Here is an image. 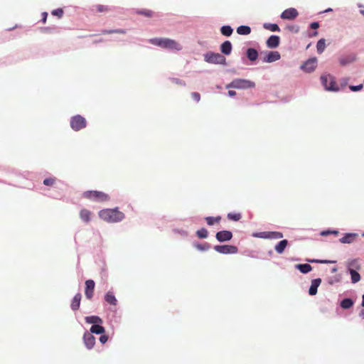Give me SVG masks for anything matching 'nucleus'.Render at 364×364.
<instances>
[{"mask_svg":"<svg viewBox=\"0 0 364 364\" xmlns=\"http://www.w3.org/2000/svg\"><path fill=\"white\" fill-rule=\"evenodd\" d=\"M99 217L107 223H118L124 220V214L118 208H106L99 212Z\"/></svg>","mask_w":364,"mask_h":364,"instance_id":"obj_1","label":"nucleus"},{"mask_svg":"<svg viewBox=\"0 0 364 364\" xmlns=\"http://www.w3.org/2000/svg\"><path fill=\"white\" fill-rule=\"evenodd\" d=\"M149 43L162 48L174 50H181L182 49V46L179 43L170 38H154L150 39Z\"/></svg>","mask_w":364,"mask_h":364,"instance_id":"obj_2","label":"nucleus"},{"mask_svg":"<svg viewBox=\"0 0 364 364\" xmlns=\"http://www.w3.org/2000/svg\"><path fill=\"white\" fill-rule=\"evenodd\" d=\"M82 196L87 199L96 202H106L110 199L108 194L97 191H87L83 193Z\"/></svg>","mask_w":364,"mask_h":364,"instance_id":"obj_3","label":"nucleus"},{"mask_svg":"<svg viewBox=\"0 0 364 364\" xmlns=\"http://www.w3.org/2000/svg\"><path fill=\"white\" fill-rule=\"evenodd\" d=\"M255 82L245 79H235L226 85V88L247 89L254 87Z\"/></svg>","mask_w":364,"mask_h":364,"instance_id":"obj_4","label":"nucleus"},{"mask_svg":"<svg viewBox=\"0 0 364 364\" xmlns=\"http://www.w3.org/2000/svg\"><path fill=\"white\" fill-rule=\"evenodd\" d=\"M205 60L208 63L212 64H226V58L218 53L208 52L204 55Z\"/></svg>","mask_w":364,"mask_h":364,"instance_id":"obj_5","label":"nucleus"},{"mask_svg":"<svg viewBox=\"0 0 364 364\" xmlns=\"http://www.w3.org/2000/svg\"><path fill=\"white\" fill-rule=\"evenodd\" d=\"M321 82L326 90L338 91L339 87L336 84L334 77L330 75H325L321 77Z\"/></svg>","mask_w":364,"mask_h":364,"instance_id":"obj_6","label":"nucleus"},{"mask_svg":"<svg viewBox=\"0 0 364 364\" xmlns=\"http://www.w3.org/2000/svg\"><path fill=\"white\" fill-rule=\"evenodd\" d=\"M70 127L75 131H79L87 126L86 119L80 114L73 116L70 119Z\"/></svg>","mask_w":364,"mask_h":364,"instance_id":"obj_7","label":"nucleus"},{"mask_svg":"<svg viewBox=\"0 0 364 364\" xmlns=\"http://www.w3.org/2000/svg\"><path fill=\"white\" fill-rule=\"evenodd\" d=\"M214 250L220 254H236L238 252V248L235 245H215Z\"/></svg>","mask_w":364,"mask_h":364,"instance_id":"obj_8","label":"nucleus"},{"mask_svg":"<svg viewBox=\"0 0 364 364\" xmlns=\"http://www.w3.org/2000/svg\"><path fill=\"white\" fill-rule=\"evenodd\" d=\"M95 284L92 279H88L85 282V294L87 299H92L94 295Z\"/></svg>","mask_w":364,"mask_h":364,"instance_id":"obj_9","label":"nucleus"},{"mask_svg":"<svg viewBox=\"0 0 364 364\" xmlns=\"http://www.w3.org/2000/svg\"><path fill=\"white\" fill-rule=\"evenodd\" d=\"M317 67L316 58H311L306 60L301 67V68L307 73L312 72Z\"/></svg>","mask_w":364,"mask_h":364,"instance_id":"obj_10","label":"nucleus"},{"mask_svg":"<svg viewBox=\"0 0 364 364\" xmlns=\"http://www.w3.org/2000/svg\"><path fill=\"white\" fill-rule=\"evenodd\" d=\"M299 15L297 10L294 8H289L284 10L282 14L281 18L282 19L293 20L296 18Z\"/></svg>","mask_w":364,"mask_h":364,"instance_id":"obj_11","label":"nucleus"},{"mask_svg":"<svg viewBox=\"0 0 364 364\" xmlns=\"http://www.w3.org/2000/svg\"><path fill=\"white\" fill-rule=\"evenodd\" d=\"M215 237L220 242H226L232 239V233L228 230H222L216 233Z\"/></svg>","mask_w":364,"mask_h":364,"instance_id":"obj_12","label":"nucleus"},{"mask_svg":"<svg viewBox=\"0 0 364 364\" xmlns=\"http://www.w3.org/2000/svg\"><path fill=\"white\" fill-rule=\"evenodd\" d=\"M83 340L85 345L88 349H91L94 347L95 344V338L91 333H85L83 336Z\"/></svg>","mask_w":364,"mask_h":364,"instance_id":"obj_13","label":"nucleus"},{"mask_svg":"<svg viewBox=\"0 0 364 364\" xmlns=\"http://www.w3.org/2000/svg\"><path fill=\"white\" fill-rule=\"evenodd\" d=\"M280 58L281 55L278 51H269L266 54L263 61L266 63H272L279 60Z\"/></svg>","mask_w":364,"mask_h":364,"instance_id":"obj_14","label":"nucleus"},{"mask_svg":"<svg viewBox=\"0 0 364 364\" xmlns=\"http://www.w3.org/2000/svg\"><path fill=\"white\" fill-rule=\"evenodd\" d=\"M280 43V38L278 36H271L267 41V46L269 48H277Z\"/></svg>","mask_w":364,"mask_h":364,"instance_id":"obj_15","label":"nucleus"},{"mask_svg":"<svg viewBox=\"0 0 364 364\" xmlns=\"http://www.w3.org/2000/svg\"><path fill=\"white\" fill-rule=\"evenodd\" d=\"M92 212L86 208H83L80 211V219L86 223L91 221Z\"/></svg>","mask_w":364,"mask_h":364,"instance_id":"obj_16","label":"nucleus"},{"mask_svg":"<svg viewBox=\"0 0 364 364\" xmlns=\"http://www.w3.org/2000/svg\"><path fill=\"white\" fill-rule=\"evenodd\" d=\"M232 43L229 41H225L220 46V51L225 55H230L232 52Z\"/></svg>","mask_w":364,"mask_h":364,"instance_id":"obj_17","label":"nucleus"},{"mask_svg":"<svg viewBox=\"0 0 364 364\" xmlns=\"http://www.w3.org/2000/svg\"><path fill=\"white\" fill-rule=\"evenodd\" d=\"M82 295L80 293H77L73 297L70 307L73 311H76L80 308V301H81Z\"/></svg>","mask_w":364,"mask_h":364,"instance_id":"obj_18","label":"nucleus"},{"mask_svg":"<svg viewBox=\"0 0 364 364\" xmlns=\"http://www.w3.org/2000/svg\"><path fill=\"white\" fill-rule=\"evenodd\" d=\"M111 9L109 6L105 5L97 4L92 7V11L94 13H104L108 12Z\"/></svg>","mask_w":364,"mask_h":364,"instance_id":"obj_19","label":"nucleus"},{"mask_svg":"<svg viewBox=\"0 0 364 364\" xmlns=\"http://www.w3.org/2000/svg\"><path fill=\"white\" fill-rule=\"evenodd\" d=\"M295 268L303 274H306L312 270L311 266L309 264H298L295 265Z\"/></svg>","mask_w":364,"mask_h":364,"instance_id":"obj_20","label":"nucleus"},{"mask_svg":"<svg viewBox=\"0 0 364 364\" xmlns=\"http://www.w3.org/2000/svg\"><path fill=\"white\" fill-rule=\"evenodd\" d=\"M288 245V241L287 240H281L276 246L275 250L277 253L282 254L284 252L285 248Z\"/></svg>","mask_w":364,"mask_h":364,"instance_id":"obj_21","label":"nucleus"},{"mask_svg":"<svg viewBox=\"0 0 364 364\" xmlns=\"http://www.w3.org/2000/svg\"><path fill=\"white\" fill-rule=\"evenodd\" d=\"M105 299L106 302H107L108 304H109L111 305L116 306L117 304V299L115 298V296L113 294V293L111 292V291H108L106 294V295L105 296Z\"/></svg>","mask_w":364,"mask_h":364,"instance_id":"obj_22","label":"nucleus"},{"mask_svg":"<svg viewBox=\"0 0 364 364\" xmlns=\"http://www.w3.org/2000/svg\"><path fill=\"white\" fill-rule=\"evenodd\" d=\"M85 321L88 323H92L93 325H97L98 323H102L101 318L97 316H91L85 317Z\"/></svg>","mask_w":364,"mask_h":364,"instance_id":"obj_23","label":"nucleus"},{"mask_svg":"<svg viewBox=\"0 0 364 364\" xmlns=\"http://www.w3.org/2000/svg\"><path fill=\"white\" fill-rule=\"evenodd\" d=\"M247 57L250 60L255 61L258 57V53L254 48H248L247 50Z\"/></svg>","mask_w":364,"mask_h":364,"instance_id":"obj_24","label":"nucleus"},{"mask_svg":"<svg viewBox=\"0 0 364 364\" xmlns=\"http://www.w3.org/2000/svg\"><path fill=\"white\" fill-rule=\"evenodd\" d=\"M318 287V279H313L311 282V285L309 290V294L315 295L317 293Z\"/></svg>","mask_w":364,"mask_h":364,"instance_id":"obj_25","label":"nucleus"},{"mask_svg":"<svg viewBox=\"0 0 364 364\" xmlns=\"http://www.w3.org/2000/svg\"><path fill=\"white\" fill-rule=\"evenodd\" d=\"M105 331V329L103 326L97 324V325H92L90 328V333H95V334H102Z\"/></svg>","mask_w":364,"mask_h":364,"instance_id":"obj_26","label":"nucleus"},{"mask_svg":"<svg viewBox=\"0 0 364 364\" xmlns=\"http://www.w3.org/2000/svg\"><path fill=\"white\" fill-rule=\"evenodd\" d=\"M237 33L240 35H248L251 33V28L248 26H240L237 27Z\"/></svg>","mask_w":364,"mask_h":364,"instance_id":"obj_27","label":"nucleus"},{"mask_svg":"<svg viewBox=\"0 0 364 364\" xmlns=\"http://www.w3.org/2000/svg\"><path fill=\"white\" fill-rule=\"evenodd\" d=\"M355 236H356L355 234L348 233V234H346L343 237H341L339 240L342 243H350L353 241Z\"/></svg>","mask_w":364,"mask_h":364,"instance_id":"obj_28","label":"nucleus"},{"mask_svg":"<svg viewBox=\"0 0 364 364\" xmlns=\"http://www.w3.org/2000/svg\"><path fill=\"white\" fill-rule=\"evenodd\" d=\"M354 302L351 299H344L341 302V306L344 309H348L351 308Z\"/></svg>","mask_w":364,"mask_h":364,"instance_id":"obj_29","label":"nucleus"},{"mask_svg":"<svg viewBox=\"0 0 364 364\" xmlns=\"http://www.w3.org/2000/svg\"><path fill=\"white\" fill-rule=\"evenodd\" d=\"M349 272L351 276V280L353 283H356L360 281V276L355 270L349 269Z\"/></svg>","mask_w":364,"mask_h":364,"instance_id":"obj_30","label":"nucleus"},{"mask_svg":"<svg viewBox=\"0 0 364 364\" xmlns=\"http://www.w3.org/2000/svg\"><path fill=\"white\" fill-rule=\"evenodd\" d=\"M221 220V217L220 216H218V217H206L205 218V220H206V223L208 225H213V224L215 223H218Z\"/></svg>","mask_w":364,"mask_h":364,"instance_id":"obj_31","label":"nucleus"},{"mask_svg":"<svg viewBox=\"0 0 364 364\" xmlns=\"http://www.w3.org/2000/svg\"><path fill=\"white\" fill-rule=\"evenodd\" d=\"M264 28L267 30H269V31H279L280 29L278 26L277 24L276 23H266L264 24Z\"/></svg>","mask_w":364,"mask_h":364,"instance_id":"obj_32","label":"nucleus"},{"mask_svg":"<svg viewBox=\"0 0 364 364\" xmlns=\"http://www.w3.org/2000/svg\"><path fill=\"white\" fill-rule=\"evenodd\" d=\"M221 33L225 36H230L232 33V28L230 26H223L220 28Z\"/></svg>","mask_w":364,"mask_h":364,"instance_id":"obj_33","label":"nucleus"},{"mask_svg":"<svg viewBox=\"0 0 364 364\" xmlns=\"http://www.w3.org/2000/svg\"><path fill=\"white\" fill-rule=\"evenodd\" d=\"M101 33L103 35L105 34H112V33H120V34H125L126 31L124 29H114V30H102L101 31Z\"/></svg>","mask_w":364,"mask_h":364,"instance_id":"obj_34","label":"nucleus"},{"mask_svg":"<svg viewBox=\"0 0 364 364\" xmlns=\"http://www.w3.org/2000/svg\"><path fill=\"white\" fill-rule=\"evenodd\" d=\"M267 235L265 237L280 239L283 237V234L280 232H265Z\"/></svg>","mask_w":364,"mask_h":364,"instance_id":"obj_35","label":"nucleus"},{"mask_svg":"<svg viewBox=\"0 0 364 364\" xmlns=\"http://www.w3.org/2000/svg\"><path fill=\"white\" fill-rule=\"evenodd\" d=\"M194 247L200 251H206L208 250L210 248V244L205 242L203 244H194Z\"/></svg>","mask_w":364,"mask_h":364,"instance_id":"obj_36","label":"nucleus"},{"mask_svg":"<svg viewBox=\"0 0 364 364\" xmlns=\"http://www.w3.org/2000/svg\"><path fill=\"white\" fill-rule=\"evenodd\" d=\"M196 235L199 238L203 239V238H206L208 237V232L205 228H201V229L197 230Z\"/></svg>","mask_w":364,"mask_h":364,"instance_id":"obj_37","label":"nucleus"},{"mask_svg":"<svg viewBox=\"0 0 364 364\" xmlns=\"http://www.w3.org/2000/svg\"><path fill=\"white\" fill-rule=\"evenodd\" d=\"M356 60V55H352L346 58H343V59H341V63L342 65H346L348 63H352V62H354L355 60Z\"/></svg>","mask_w":364,"mask_h":364,"instance_id":"obj_38","label":"nucleus"},{"mask_svg":"<svg viewBox=\"0 0 364 364\" xmlns=\"http://www.w3.org/2000/svg\"><path fill=\"white\" fill-rule=\"evenodd\" d=\"M242 215L240 213H230L228 214V218L233 221H238L241 219Z\"/></svg>","mask_w":364,"mask_h":364,"instance_id":"obj_39","label":"nucleus"},{"mask_svg":"<svg viewBox=\"0 0 364 364\" xmlns=\"http://www.w3.org/2000/svg\"><path fill=\"white\" fill-rule=\"evenodd\" d=\"M138 14L145 16L146 17H151L153 16V11L149 9H141L136 11Z\"/></svg>","mask_w":364,"mask_h":364,"instance_id":"obj_40","label":"nucleus"},{"mask_svg":"<svg viewBox=\"0 0 364 364\" xmlns=\"http://www.w3.org/2000/svg\"><path fill=\"white\" fill-rule=\"evenodd\" d=\"M63 13H64V11H63V9H60H60H55V10H53V11L51 12L52 15H53V16H58L59 18H61V17L63 16Z\"/></svg>","mask_w":364,"mask_h":364,"instance_id":"obj_41","label":"nucleus"},{"mask_svg":"<svg viewBox=\"0 0 364 364\" xmlns=\"http://www.w3.org/2000/svg\"><path fill=\"white\" fill-rule=\"evenodd\" d=\"M341 278H342V277H341V274H337V275H336V276L333 277L332 278H331V279H329V282H329L331 284H334V283H338V282H341Z\"/></svg>","mask_w":364,"mask_h":364,"instance_id":"obj_42","label":"nucleus"},{"mask_svg":"<svg viewBox=\"0 0 364 364\" xmlns=\"http://www.w3.org/2000/svg\"><path fill=\"white\" fill-rule=\"evenodd\" d=\"M55 181V178H46L43 181V184L46 185V186H53L54 184Z\"/></svg>","mask_w":364,"mask_h":364,"instance_id":"obj_43","label":"nucleus"},{"mask_svg":"<svg viewBox=\"0 0 364 364\" xmlns=\"http://www.w3.org/2000/svg\"><path fill=\"white\" fill-rule=\"evenodd\" d=\"M330 234H333L335 235H338V232L337 230H333V231L326 230V231H322L321 232H320V235H323V236H327Z\"/></svg>","mask_w":364,"mask_h":364,"instance_id":"obj_44","label":"nucleus"},{"mask_svg":"<svg viewBox=\"0 0 364 364\" xmlns=\"http://www.w3.org/2000/svg\"><path fill=\"white\" fill-rule=\"evenodd\" d=\"M191 96L193 99L197 102H198L200 100V95L198 92H192Z\"/></svg>","mask_w":364,"mask_h":364,"instance_id":"obj_45","label":"nucleus"},{"mask_svg":"<svg viewBox=\"0 0 364 364\" xmlns=\"http://www.w3.org/2000/svg\"><path fill=\"white\" fill-rule=\"evenodd\" d=\"M362 88H363V85L362 84H360L359 85H356V86H354V85L350 86V90L354 91V92L359 91Z\"/></svg>","mask_w":364,"mask_h":364,"instance_id":"obj_46","label":"nucleus"},{"mask_svg":"<svg viewBox=\"0 0 364 364\" xmlns=\"http://www.w3.org/2000/svg\"><path fill=\"white\" fill-rule=\"evenodd\" d=\"M108 340V336L107 335H102L100 337V341L104 344Z\"/></svg>","mask_w":364,"mask_h":364,"instance_id":"obj_47","label":"nucleus"},{"mask_svg":"<svg viewBox=\"0 0 364 364\" xmlns=\"http://www.w3.org/2000/svg\"><path fill=\"white\" fill-rule=\"evenodd\" d=\"M325 40L323 38L320 39V53L325 49Z\"/></svg>","mask_w":364,"mask_h":364,"instance_id":"obj_48","label":"nucleus"},{"mask_svg":"<svg viewBox=\"0 0 364 364\" xmlns=\"http://www.w3.org/2000/svg\"><path fill=\"white\" fill-rule=\"evenodd\" d=\"M357 263H358V260L354 259L349 263V266L359 269V267L357 265Z\"/></svg>","mask_w":364,"mask_h":364,"instance_id":"obj_49","label":"nucleus"},{"mask_svg":"<svg viewBox=\"0 0 364 364\" xmlns=\"http://www.w3.org/2000/svg\"><path fill=\"white\" fill-rule=\"evenodd\" d=\"M319 262H320V264L336 263V261L320 259Z\"/></svg>","mask_w":364,"mask_h":364,"instance_id":"obj_50","label":"nucleus"},{"mask_svg":"<svg viewBox=\"0 0 364 364\" xmlns=\"http://www.w3.org/2000/svg\"><path fill=\"white\" fill-rule=\"evenodd\" d=\"M311 28L312 29H316L318 28V22H314L311 24Z\"/></svg>","mask_w":364,"mask_h":364,"instance_id":"obj_51","label":"nucleus"},{"mask_svg":"<svg viewBox=\"0 0 364 364\" xmlns=\"http://www.w3.org/2000/svg\"><path fill=\"white\" fill-rule=\"evenodd\" d=\"M42 15H43L42 21H43V23H45L46 22V18H47L48 14L46 12H43L42 14Z\"/></svg>","mask_w":364,"mask_h":364,"instance_id":"obj_52","label":"nucleus"},{"mask_svg":"<svg viewBox=\"0 0 364 364\" xmlns=\"http://www.w3.org/2000/svg\"><path fill=\"white\" fill-rule=\"evenodd\" d=\"M228 95L230 97H234L236 95V92L235 91H233V90H229L228 91Z\"/></svg>","mask_w":364,"mask_h":364,"instance_id":"obj_53","label":"nucleus"},{"mask_svg":"<svg viewBox=\"0 0 364 364\" xmlns=\"http://www.w3.org/2000/svg\"><path fill=\"white\" fill-rule=\"evenodd\" d=\"M337 270H338L337 267L334 266L331 268L330 271H331V273H335L337 272Z\"/></svg>","mask_w":364,"mask_h":364,"instance_id":"obj_54","label":"nucleus"},{"mask_svg":"<svg viewBox=\"0 0 364 364\" xmlns=\"http://www.w3.org/2000/svg\"><path fill=\"white\" fill-rule=\"evenodd\" d=\"M332 11L331 9H328L324 10L323 11H320V14L325 13V12H328V11Z\"/></svg>","mask_w":364,"mask_h":364,"instance_id":"obj_55","label":"nucleus"},{"mask_svg":"<svg viewBox=\"0 0 364 364\" xmlns=\"http://www.w3.org/2000/svg\"><path fill=\"white\" fill-rule=\"evenodd\" d=\"M360 316L363 318H364V309H363V310L360 311Z\"/></svg>","mask_w":364,"mask_h":364,"instance_id":"obj_56","label":"nucleus"},{"mask_svg":"<svg viewBox=\"0 0 364 364\" xmlns=\"http://www.w3.org/2000/svg\"><path fill=\"white\" fill-rule=\"evenodd\" d=\"M317 34V32H314L313 33H309V36H316Z\"/></svg>","mask_w":364,"mask_h":364,"instance_id":"obj_57","label":"nucleus"},{"mask_svg":"<svg viewBox=\"0 0 364 364\" xmlns=\"http://www.w3.org/2000/svg\"><path fill=\"white\" fill-rule=\"evenodd\" d=\"M362 306H364V294L363 295Z\"/></svg>","mask_w":364,"mask_h":364,"instance_id":"obj_58","label":"nucleus"},{"mask_svg":"<svg viewBox=\"0 0 364 364\" xmlns=\"http://www.w3.org/2000/svg\"><path fill=\"white\" fill-rule=\"evenodd\" d=\"M316 47L317 50H318V41L316 43Z\"/></svg>","mask_w":364,"mask_h":364,"instance_id":"obj_59","label":"nucleus"},{"mask_svg":"<svg viewBox=\"0 0 364 364\" xmlns=\"http://www.w3.org/2000/svg\"><path fill=\"white\" fill-rule=\"evenodd\" d=\"M102 41H103V39H100V40H99V41H95V43H97V42H102Z\"/></svg>","mask_w":364,"mask_h":364,"instance_id":"obj_60","label":"nucleus"}]
</instances>
